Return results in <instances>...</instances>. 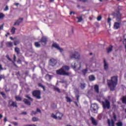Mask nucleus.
Listing matches in <instances>:
<instances>
[{
  "mask_svg": "<svg viewBox=\"0 0 126 126\" xmlns=\"http://www.w3.org/2000/svg\"><path fill=\"white\" fill-rule=\"evenodd\" d=\"M52 47H54V48H55V49H57V50H59V51H60V52H61V53L63 51V49L61 48L60 47V45H59V44H58L57 43H54L52 44Z\"/></svg>",
  "mask_w": 126,
  "mask_h": 126,
  "instance_id": "nucleus-10",
  "label": "nucleus"
},
{
  "mask_svg": "<svg viewBox=\"0 0 126 126\" xmlns=\"http://www.w3.org/2000/svg\"><path fill=\"white\" fill-rule=\"evenodd\" d=\"M2 118V115L0 114V119H1Z\"/></svg>",
  "mask_w": 126,
  "mask_h": 126,
  "instance_id": "nucleus-63",
  "label": "nucleus"
},
{
  "mask_svg": "<svg viewBox=\"0 0 126 126\" xmlns=\"http://www.w3.org/2000/svg\"><path fill=\"white\" fill-rule=\"evenodd\" d=\"M119 77L118 76H113L111 77L110 79L107 80V83L110 91H115L116 87L118 85Z\"/></svg>",
  "mask_w": 126,
  "mask_h": 126,
  "instance_id": "nucleus-1",
  "label": "nucleus"
},
{
  "mask_svg": "<svg viewBox=\"0 0 126 126\" xmlns=\"http://www.w3.org/2000/svg\"><path fill=\"white\" fill-rule=\"evenodd\" d=\"M20 43V42L19 41V40H16L14 41V45L15 46H17V45H18V44H19Z\"/></svg>",
  "mask_w": 126,
  "mask_h": 126,
  "instance_id": "nucleus-35",
  "label": "nucleus"
},
{
  "mask_svg": "<svg viewBox=\"0 0 126 126\" xmlns=\"http://www.w3.org/2000/svg\"><path fill=\"white\" fill-rule=\"evenodd\" d=\"M15 30H16V29L13 27L11 30V32L12 35H13L14 33H15Z\"/></svg>",
  "mask_w": 126,
  "mask_h": 126,
  "instance_id": "nucleus-33",
  "label": "nucleus"
},
{
  "mask_svg": "<svg viewBox=\"0 0 126 126\" xmlns=\"http://www.w3.org/2000/svg\"><path fill=\"white\" fill-rule=\"evenodd\" d=\"M72 13H73V14H75L74 12L71 11L70 12V15H71L72 14Z\"/></svg>",
  "mask_w": 126,
  "mask_h": 126,
  "instance_id": "nucleus-61",
  "label": "nucleus"
},
{
  "mask_svg": "<svg viewBox=\"0 0 126 126\" xmlns=\"http://www.w3.org/2000/svg\"><path fill=\"white\" fill-rule=\"evenodd\" d=\"M89 78L90 81H94V80H95V76H94V75H91L89 76Z\"/></svg>",
  "mask_w": 126,
  "mask_h": 126,
  "instance_id": "nucleus-24",
  "label": "nucleus"
},
{
  "mask_svg": "<svg viewBox=\"0 0 126 126\" xmlns=\"http://www.w3.org/2000/svg\"><path fill=\"white\" fill-rule=\"evenodd\" d=\"M88 71V69H84L82 70V72L83 75L85 76L86 75V73H87V72Z\"/></svg>",
  "mask_w": 126,
  "mask_h": 126,
  "instance_id": "nucleus-29",
  "label": "nucleus"
},
{
  "mask_svg": "<svg viewBox=\"0 0 126 126\" xmlns=\"http://www.w3.org/2000/svg\"><path fill=\"white\" fill-rule=\"evenodd\" d=\"M3 68H2V65L0 64V70H3Z\"/></svg>",
  "mask_w": 126,
  "mask_h": 126,
  "instance_id": "nucleus-52",
  "label": "nucleus"
},
{
  "mask_svg": "<svg viewBox=\"0 0 126 126\" xmlns=\"http://www.w3.org/2000/svg\"><path fill=\"white\" fill-rule=\"evenodd\" d=\"M69 66L66 65H63L60 69L56 70V74L58 75H63V76H70L71 73L67 72L69 70Z\"/></svg>",
  "mask_w": 126,
  "mask_h": 126,
  "instance_id": "nucleus-2",
  "label": "nucleus"
},
{
  "mask_svg": "<svg viewBox=\"0 0 126 126\" xmlns=\"http://www.w3.org/2000/svg\"><path fill=\"white\" fill-rule=\"evenodd\" d=\"M102 107L103 109H107L109 110L111 108V103L107 99L105 100V101H102Z\"/></svg>",
  "mask_w": 126,
  "mask_h": 126,
  "instance_id": "nucleus-5",
  "label": "nucleus"
},
{
  "mask_svg": "<svg viewBox=\"0 0 126 126\" xmlns=\"http://www.w3.org/2000/svg\"><path fill=\"white\" fill-rule=\"evenodd\" d=\"M77 19H78L77 23H79V22H81L82 20H83V18H82V16L80 17H76Z\"/></svg>",
  "mask_w": 126,
  "mask_h": 126,
  "instance_id": "nucleus-26",
  "label": "nucleus"
},
{
  "mask_svg": "<svg viewBox=\"0 0 126 126\" xmlns=\"http://www.w3.org/2000/svg\"><path fill=\"white\" fill-rule=\"evenodd\" d=\"M55 90H56V91H57V92H59V93H61V90H60V89L59 88H54Z\"/></svg>",
  "mask_w": 126,
  "mask_h": 126,
  "instance_id": "nucleus-41",
  "label": "nucleus"
},
{
  "mask_svg": "<svg viewBox=\"0 0 126 126\" xmlns=\"http://www.w3.org/2000/svg\"><path fill=\"white\" fill-rule=\"evenodd\" d=\"M81 1H82L83 2H86V1H88V0H79Z\"/></svg>",
  "mask_w": 126,
  "mask_h": 126,
  "instance_id": "nucleus-53",
  "label": "nucleus"
},
{
  "mask_svg": "<svg viewBox=\"0 0 126 126\" xmlns=\"http://www.w3.org/2000/svg\"><path fill=\"white\" fill-rule=\"evenodd\" d=\"M74 103L75 105H76V107H78V104L77 103V102L74 101Z\"/></svg>",
  "mask_w": 126,
  "mask_h": 126,
  "instance_id": "nucleus-54",
  "label": "nucleus"
},
{
  "mask_svg": "<svg viewBox=\"0 0 126 126\" xmlns=\"http://www.w3.org/2000/svg\"><path fill=\"white\" fill-rule=\"evenodd\" d=\"M40 41L39 42H35L34 43V46L36 47V48H40V47H41V44H40Z\"/></svg>",
  "mask_w": 126,
  "mask_h": 126,
  "instance_id": "nucleus-27",
  "label": "nucleus"
},
{
  "mask_svg": "<svg viewBox=\"0 0 126 126\" xmlns=\"http://www.w3.org/2000/svg\"><path fill=\"white\" fill-rule=\"evenodd\" d=\"M72 67H73V68H75L76 67V65H75V63H74V65L73 66L72 65H71Z\"/></svg>",
  "mask_w": 126,
  "mask_h": 126,
  "instance_id": "nucleus-55",
  "label": "nucleus"
},
{
  "mask_svg": "<svg viewBox=\"0 0 126 126\" xmlns=\"http://www.w3.org/2000/svg\"><path fill=\"white\" fill-rule=\"evenodd\" d=\"M3 29V25L0 26V31L2 30Z\"/></svg>",
  "mask_w": 126,
  "mask_h": 126,
  "instance_id": "nucleus-51",
  "label": "nucleus"
},
{
  "mask_svg": "<svg viewBox=\"0 0 126 126\" xmlns=\"http://www.w3.org/2000/svg\"><path fill=\"white\" fill-rule=\"evenodd\" d=\"M22 115H27V112H22Z\"/></svg>",
  "mask_w": 126,
  "mask_h": 126,
  "instance_id": "nucleus-57",
  "label": "nucleus"
},
{
  "mask_svg": "<svg viewBox=\"0 0 126 126\" xmlns=\"http://www.w3.org/2000/svg\"><path fill=\"white\" fill-rule=\"evenodd\" d=\"M32 95L36 99H41V91L39 90H35L32 92Z\"/></svg>",
  "mask_w": 126,
  "mask_h": 126,
  "instance_id": "nucleus-6",
  "label": "nucleus"
},
{
  "mask_svg": "<svg viewBox=\"0 0 126 126\" xmlns=\"http://www.w3.org/2000/svg\"><path fill=\"white\" fill-rule=\"evenodd\" d=\"M23 101L26 105H27L28 106H31V102L29 101L28 99L24 98Z\"/></svg>",
  "mask_w": 126,
  "mask_h": 126,
  "instance_id": "nucleus-19",
  "label": "nucleus"
},
{
  "mask_svg": "<svg viewBox=\"0 0 126 126\" xmlns=\"http://www.w3.org/2000/svg\"><path fill=\"white\" fill-rule=\"evenodd\" d=\"M47 42H48V39L46 37L43 36L39 41V43H41L42 44H43L44 45H45L47 44Z\"/></svg>",
  "mask_w": 126,
  "mask_h": 126,
  "instance_id": "nucleus-13",
  "label": "nucleus"
},
{
  "mask_svg": "<svg viewBox=\"0 0 126 126\" xmlns=\"http://www.w3.org/2000/svg\"><path fill=\"white\" fill-rule=\"evenodd\" d=\"M4 122H5V123L7 122V119H6V117H4Z\"/></svg>",
  "mask_w": 126,
  "mask_h": 126,
  "instance_id": "nucleus-58",
  "label": "nucleus"
},
{
  "mask_svg": "<svg viewBox=\"0 0 126 126\" xmlns=\"http://www.w3.org/2000/svg\"><path fill=\"white\" fill-rule=\"evenodd\" d=\"M97 109H98V104L96 103L91 104V111L92 113H96Z\"/></svg>",
  "mask_w": 126,
  "mask_h": 126,
  "instance_id": "nucleus-7",
  "label": "nucleus"
},
{
  "mask_svg": "<svg viewBox=\"0 0 126 126\" xmlns=\"http://www.w3.org/2000/svg\"><path fill=\"white\" fill-rule=\"evenodd\" d=\"M15 99L16 101H22V98L19 96V95H16L15 96Z\"/></svg>",
  "mask_w": 126,
  "mask_h": 126,
  "instance_id": "nucleus-30",
  "label": "nucleus"
},
{
  "mask_svg": "<svg viewBox=\"0 0 126 126\" xmlns=\"http://www.w3.org/2000/svg\"><path fill=\"white\" fill-rule=\"evenodd\" d=\"M123 44H124L125 46L126 52V34L124 35V39L123 41Z\"/></svg>",
  "mask_w": 126,
  "mask_h": 126,
  "instance_id": "nucleus-32",
  "label": "nucleus"
},
{
  "mask_svg": "<svg viewBox=\"0 0 126 126\" xmlns=\"http://www.w3.org/2000/svg\"><path fill=\"white\" fill-rule=\"evenodd\" d=\"M33 115H37V111H32V116H33Z\"/></svg>",
  "mask_w": 126,
  "mask_h": 126,
  "instance_id": "nucleus-43",
  "label": "nucleus"
},
{
  "mask_svg": "<svg viewBox=\"0 0 126 126\" xmlns=\"http://www.w3.org/2000/svg\"><path fill=\"white\" fill-rule=\"evenodd\" d=\"M63 116V114L60 112L56 113V115L54 114V113L51 114V117L53 118V119H55V120H57V119H58V120H62Z\"/></svg>",
  "mask_w": 126,
  "mask_h": 126,
  "instance_id": "nucleus-3",
  "label": "nucleus"
},
{
  "mask_svg": "<svg viewBox=\"0 0 126 126\" xmlns=\"http://www.w3.org/2000/svg\"><path fill=\"white\" fill-rule=\"evenodd\" d=\"M38 86H39V87H41V88H42L44 91L45 90V86H43V85H42L41 83H39L38 84Z\"/></svg>",
  "mask_w": 126,
  "mask_h": 126,
  "instance_id": "nucleus-37",
  "label": "nucleus"
},
{
  "mask_svg": "<svg viewBox=\"0 0 126 126\" xmlns=\"http://www.w3.org/2000/svg\"><path fill=\"white\" fill-rule=\"evenodd\" d=\"M4 17V14L2 13H0V19H3Z\"/></svg>",
  "mask_w": 126,
  "mask_h": 126,
  "instance_id": "nucleus-40",
  "label": "nucleus"
},
{
  "mask_svg": "<svg viewBox=\"0 0 126 126\" xmlns=\"http://www.w3.org/2000/svg\"><path fill=\"white\" fill-rule=\"evenodd\" d=\"M14 5H16V6H18V5H19V3H15L14 4Z\"/></svg>",
  "mask_w": 126,
  "mask_h": 126,
  "instance_id": "nucleus-60",
  "label": "nucleus"
},
{
  "mask_svg": "<svg viewBox=\"0 0 126 126\" xmlns=\"http://www.w3.org/2000/svg\"><path fill=\"white\" fill-rule=\"evenodd\" d=\"M45 78L47 80H51L52 79V76L49 74H46L45 76Z\"/></svg>",
  "mask_w": 126,
  "mask_h": 126,
  "instance_id": "nucleus-28",
  "label": "nucleus"
},
{
  "mask_svg": "<svg viewBox=\"0 0 126 126\" xmlns=\"http://www.w3.org/2000/svg\"><path fill=\"white\" fill-rule=\"evenodd\" d=\"M25 97L26 98H27L29 100H30L31 102H33V98L30 97V95H29V94L26 95Z\"/></svg>",
  "mask_w": 126,
  "mask_h": 126,
  "instance_id": "nucleus-31",
  "label": "nucleus"
},
{
  "mask_svg": "<svg viewBox=\"0 0 126 126\" xmlns=\"http://www.w3.org/2000/svg\"><path fill=\"white\" fill-rule=\"evenodd\" d=\"M32 121L33 122H38V121H39V119L37 117H33Z\"/></svg>",
  "mask_w": 126,
  "mask_h": 126,
  "instance_id": "nucleus-39",
  "label": "nucleus"
},
{
  "mask_svg": "<svg viewBox=\"0 0 126 126\" xmlns=\"http://www.w3.org/2000/svg\"><path fill=\"white\" fill-rule=\"evenodd\" d=\"M8 107H13V108H17V104L16 102L10 99L8 101Z\"/></svg>",
  "mask_w": 126,
  "mask_h": 126,
  "instance_id": "nucleus-8",
  "label": "nucleus"
},
{
  "mask_svg": "<svg viewBox=\"0 0 126 126\" xmlns=\"http://www.w3.org/2000/svg\"><path fill=\"white\" fill-rule=\"evenodd\" d=\"M16 60V56L14 55V62H15Z\"/></svg>",
  "mask_w": 126,
  "mask_h": 126,
  "instance_id": "nucleus-59",
  "label": "nucleus"
},
{
  "mask_svg": "<svg viewBox=\"0 0 126 126\" xmlns=\"http://www.w3.org/2000/svg\"><path fill=\"white\" fill-rule=\"evenodd\" d=\"M122 22H115L114 24V29L118 30L121 28Z\"/></svg>",
  "mask_w": 126,
  "mask_h": 126,
  "instance_id": "nucleus-12",
  "label": "nucleus"
},
{
  "mask_svg": "<svg viewBox=\"0 0 126 126\" xmlns=\"http://www.w3.org/2000/svg\"><path fill=\"white\" fill-rule=\"evenodd\" d=\"M79 97H80L79 95H76V98L77 99V101L78 102H79Z\"/></svg>",
  "mask_w": 126,
  "mask_h": 126,
  "instance_id": "nucleus-45",
  "label": "nucleus"
},
{
  "mask_svg": "<svg viewBox=\"0 0 126 126\" xmlns=\"http://www.w3.org/2000/svg\"><path fill=\"white\" fill-rule=\"evenodd\" d=\"M5 91L6 92H8L9 91V90H7V89H5Z\"/></svg>",
  "mask_w": 126,
  "mask_h": 126,
  "instance_id": "nucleus-62",
  "label": "nucleus"
},
{
  "mask_svg": "<svg viewBox=\"0 0 126 126\" xmlns=\"http://www.w3.org/2000/svg\"><path fill=\"white\" fill-rule=\"evenodd\" d=\"M122 16H119L117 17L116 21H117L118 22H122Z\"/></svg>",
  "mask_w": 126,
  "mask_h": 126,
  "instance_id": "nucleus-34",
  "label": "nucleus"
},
{
  "mask_svg": "<svg viewBox=\"0 0 126 126\" xmlns=\"http://www.w3.org/2000/svg\"><path fill=\"white\" fill-rule=\"evenodd\" d=\"M103 63H104V70H108V69L109 68V65H108V63H107V62H106V59H104Z\"/></svg>",
  "mask_w": 126,
  "mask_h": 126,
  "instance_id": "nucleus-17",
  "label": "nucleus"
},
{
  "mask_svg": "<svg viewBox=\"0 0 126 126\" xmlns=\"http://www.w3.org/2000/svg\"><path fill=\"white\" fill-rule=\"evenodd\" d=\"M80 87L83 90L86 87V84L85 83H80Z\"/></svg>",
  "mask_w": 126,
  "mask_h": 126,
  "instance_id": "nucleus-23",
  "label": "nucleus"
},
{
  "mask_svg": "<svg viewBox=\"0 0 126 126\" xmlns=\"http://www.w3.org/2000/svg\"><path fill=\"white\" fill-rule=\"evenodd\" d=\"M114 48V46L113 45H110L109 47H107L106 48V52L107 54H110L113 51V48Z\"/></svg>",
  "mask_w": 126,
  "mask_h": 126,
  "instance_id": "nucleus-16",
  "label": "nucleus"
},
{
  "mask_svg": "<svg viewBox=\"0 0 126 126\" xmlns=\"http://www.w3.org/2000/svg\"><path fill=\"white\" fill-rule=\"evenodd\" d=\"M70 59H79L80 58V55L78 52L75 51V52L72 54V55L70 57Z\"/></svg>",
  "mask_w": 126,
  "mask_h": 126,
  "instance_id": "nucleus-9",
  "label": "nucleus"
},
{
  "mask_svg": "<svg viewBox=\"0 0 126 126\" xmlns=\"http://www.w3.org/2000/svg\"><path fill=\"white\" fill-rule=\"evenodd\" d=\"M13 125L15 126H18V123L17 122H13L12 123Z\"/></svg>",
  "mask_w": 126,
  "mask_h": 126,
  "instance_id": "nucleus-47",
  "label": "nucleus"
},
{
  "mask_svg": "<svg viewBox=\"0 0 126 126\" xmlns=\"http://www.w3.org/2000/svg\"><path fill=\"white\" fill-rule=\"evenodd\" d=\"M17 63H19V64L21 63H22L21 60L18 59V61H17Z\"/></svg>",
  "mask_w": 126,
  "mask_h": 126,
  "instance_id": "nucleus-49",
  "label": "nucleus"
},
{
  "mask_svg": "<svg viewBox=\"0 0 126 126\" xmlns=\"http://www.w3.org/2000/svg\"><path fill=\"white\" fill-rule=\"evenodd\" d=\"M6 58H7V60H8L9 59V56H8V55H7Z\"/></svg>",
  "mask_w": 126,
  "mask_h": 126,
  "instance_id": "nucleus-64",
  "label": "nucleus"
},
{
  "mask_svg": "<svg viewBox=\"0 0 126 126\" xmlns=\"http://www.w3.org/2000/svg\"><path fill=\"white\" fill-rule=\"evenodd\" d=\"M112 20V19L111 18H108L107 20V22L108 23H111V21Z\"/></svg>",
  "mask_w": 126,
  "mask_h": 126,
  "instance_id": "nucleus-48",
  "label": "nucleus"
},
{
  "mask_svg": "<svg viewBox=\"0 0 126 126\" xmlns=\"http://www.w3.org/2000/svg\"><path fill=\"white\" fill-rule=\"evenodd\" d=\"M123 104H126V95L123 96L121 98Z\"/></svg>",
  "mask_w": 126,
  "mask_h": 126,
  "instance_id": "nucleus-25",
  "label": "nucleus"
},
{
  "mask_svg": "<svg viewBox=\"0 0 126 126\" xmlns=\"http://www.w3.org/2000/svg\"><path fill=\"white\" fill-rule=\"evenodd\" d=\"M36 112H38L39 113H40V114H41V113H42V112L41 111V110L39 108H37Z\"/></svg>",
  "mask_w": 126,
  "mask_h": 126,
  "instance_id": "nucleus-50",
  "label": "nucleus"
},
{
  "mask_svg": "<svg viewBox=\"0 0 126 126\" xmlns=\"http://www.w3.org/2000/svg\"><path fill=\"white\" fill-rule=\"evenodd\" d=\"M6 45L7 47H9V48H11L12 46H13V43L11 42V41H8L6 43Z\"/></svg>",
  "mask_w": 126,
  "mask_h": 126,
  "instance_id": "nucleus-21",
  "label": "nucleus"
},
{
  "mask_svg": "<svg viewBox=\"0 0 126 126\" xmlns=\"http://www.w3.org/2000/svg\"><path fill=\"white\" fill-rule=\"evenodd\" d=\"M66 99V101L67 102H71V99H70V97H69L68 96H66L65 97Z\"/></svg>",
  "mask_w": 126,
  "mask_h": 126,
  "instance_id": "nucleus-38",
  "label": "nucleus"
},
{
  "mask_svg": "<svg viewBox=\"0 0 126 126\" xmlns=\"http://www.w3.org/2000/svg\"><path fill=\"white\" fill-rule=\"evenodd\" d=\"M14 50L17 55H19L20 54V49H19V48L15 47Z\"/></svg>",
  "mask_w": 126,
  "mask_h": 126,
  "instance_id": "nucleus-22",
  "label": "nucleus"
},
{
  "mask_svg": "<svg viewBox=\"0 0 126 126\" xmlns=\"http://www.w3.org/2000/svg\"><path fill=\"white\" fill-rule=\"evenodd\" d=\"M113 119H113H111V120H107L108 126H115V122L117 121V115L115 113H113Z\"/></svg>",
  "mask_w": 126,
  "mask_h": 126,
  "instance_id": "nucleus-4",
  "label": "nucleus"
},
{
  "mask_svg": "<svg viewBox=\"0 0 126 126\" xmlns=\"http://www.w3.org/2000/svg\"><path fill=\"white\" fill-rule=\"evenodd\" d=\"M0 94L2 95V97H5V94H4V92H0Z\"/></svg>",
  "mask_w": 126,
  "mask_h": 126,
  "instance_id": "nucleus-42",
  "label": "nucleus"
},
{
  "mask_svg": "<svg viewBox=\"0 0 126 126\" xmlns=\"http://www.w3.org/2000/svg\"><path fill=\"white\" fill-rule=\"evenodd\" d=\"M57 60L54 58H52L50 60V65H51V66H55L57 65Z\"/></svg>",
  "mask_w": 126,
  "mask_h": 126,
  "instance_id": "nucleus-11",
  "label": "nucleus"
},
{
  "mask_svg": "<svg viewBox=\"0 0 126 126\" xmlns=\"http://www.w3.org/2000/svg\"><path fill=\"white\" fill-rule=\"evenodd\" d=\"M101 19H102V17H101V16H99L98 17H97V21H100Z\"/></svg>",
  "mask_w": 126,
  "mask_h": 126,
  "instance_id": "nucleus-46",
  "label": "nucleus"
},
{
  "mask_svg": "<svg viewBox=\"0 0 126 126\" xmlns=\"http://www.w3.org/2000/svg\"><path fill=\"white\" fill-rule=\"evenodd\" d=\"M116 126H123V122H122L121 121L117 122L116 123Z\"/></svg>",
  "mask_w": 126,
  "mask_h": 126,
  "instance_id": "nucleus-36",
  "label": "nucleus"
},
{
  "mask_svg": "<svg viewBox=\"0 0 126 126\" xmlns=\"http://www.w3.org/2000/svg\"><path fill=\"white\" fill-rule=\"evenodd\" d=\"M91 121H92V124H93L94 126H97V121H96V120H95V118H94L93 117H92L91 118Z\"/></svg>",
  "mask_w": 126,
  "mask_h": 126,
  "instance_id": "nucleus-18",
  "label": "nucleus"
},
{
  "mask_svg": "<svg viewBox=\"0 0 126 126\" xmlns=\"http://www.w3.org/2000/svg\"><path fill=\"white\" fill-rule=\"evenodd\" d=\"M94 91L95 93H96L97 94L99 93V85H95L94 86Z\"/></svg>",
  "mask_w": 126,
  "mask_h": 126,
  "instance_id": "nucleus-20",
  "label": "nucleus"
},
{
  "mask_svg": "<svg viewBox=\"0 0 126 126\" xmlns=\"http://www.w3.org/2000/svg\"><path fill=\"white\" fill-rule=\"evenodd\" d=\"M23 21V18H20L16 22L14 23L13 26H15V25H18V26H19L20 23H22Z\"/></svg>",
  "mask_w": 126,
  "mask_h": 126,
  "instance_id": "nucleus-14",
  "label": "nucleus"
},
{
  "mask_svg": "<svg viewBox=\"0 0 126 126\" xmlns=\"http://www.w3.org/2000/svg\"><path fill=\"white\" fill-rule=\"evenodd\" d=\"M9 8H8V6L6 5L5 6V8L4 9V11H7V10H8Z\"/></svg>",
  "mask_w": 126,
  "mask_h": 126,
  "instance_id": "nucleus-44",
  "label": "nucleus"
},
{
  "mask_svg": "<svg viewBox=\"0 0 126 126\" xmlns=\"http://www.w3.org/2000/svg\"><path fill=\"white\" fill-rule=\"evenodd\" d=\"M112 15H113V16H114V17H119V16H122V14L120 13V11H118L113 12Z\"/></svg>",
  "mask_w": 126,
  "mask_h": 126,
  "instance_id": "nucleus-15",
  "label": "nucleus"
},
{
  "mask_svg": "<svg viewBox=\"0 0 126 126\" xmlns=\"http://www.w3.org/2000/svg\"><path fill=\"white\" fill-rule=\"evenodd\" d=\"M8 35H9V32H7V33L5 34V37L7 38V37H8Z\"/></svg>",
  "mask_w": 126,
  "mask_h": 126,
  "instance_id": "nucleus-56",
  "label": "nucleus"
}]
</instances>
